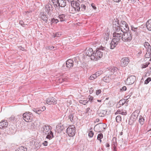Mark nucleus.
<instances>
[{
  "label": "nucleus",
  "instance_id": "nucleus-1",
  "mask_svg": "<svg viewBox=\"0 0 151 151\" xmlns=\"http://www.w3.org/2000/svg\"><path fill=\"white\" fill-rule=\"evenodd\" d=\"M113 27L114 29L116 32H127L129 31V27L127 22L124 21H122L120 24L119 22H117V25L113 24Z\"/></svg>",
  "mask_w": 151,
  "mask_h": 151
},
{
  "label": "nucleus",
  "instance_id": "nucleus-2",
  "mask_svg": "<svg viewBox=\"0 0 151 151\" xmlns=\"http://www.w3.org/2000/svg\"><path fill=\"white\" fill-rule=\"evenodd\" d=\"M81 4L79 2L74 0L71 1V7L69 8V11L70 13L74 14L81 11Z\"/></svg>",
  "mask_w": 151,
  "mask_h": 151
},
{
  "label": "nucleus",
  "instance_id": "nucleus-3",
  "mask_svg": "<svg viewBox=\"0 0 151 151\" xmlns=\"http://www.w3.org/2000/svg\"><path fill=\"white\" fill-rule=\"evenodd\" d=\"M43 134L47 135L46 138L49 139L54 137L53 133L51 131L52 127L48 125H44L42 127Z\"/></svg>",
  "mask_w": 151,
  "mask_h": 151
},
{
  "label": "nucleus",
  "instance_id": "nucleus-4",
  "mask_svg": "<svg viewBox=\"0 0 151 151\" xmlns=\"http://www.w3.org/2000/svg\"><path fill=\"white\" fill-rule=\"evenodd\" d=\"M107 49L105 47L101 46L96 49V52H94V56L95 57L94 60H97L102 58L103 54H104L106 51Z\"/></svg>",
  "mask_w": 151,
  "mask_h": 151
},
{
  "label": "nucleus",
  "instance_id": "nucleus-5",
  "mask_svg": "<svg viewBox=\"0 0 151 151\" xmlns=\"http://www.w3.org/2000/svg\"><path fill=\"white\" fill-rule=\"evenodd\" d=\"M122 34L121 39L124 41L126 42H130L132 39V35L130 31H128L127 32H123Z\"/></svg>",
  "mask_w": 151,
  "mask_h": 151
},
{
  "label": "nucleus",
  "instance_id": "nucleus-6",
  "mask_svg": "<svg viewBox=\"0 0 151 151\" xmlns=\"http://www.w3.org/2000/svg\"><path fill=\"white\" fill-rule=\"evenodd\" d=\"M75 127L73 125L69 126L67 129V133L68 136L73 137L74 136L75 133Z\"/></svg>",
  "mask_w": 151,
  "mask_h": 151
},
{
  "label": "nucleus",
  "instance_id": "nucleus-7",
  "mask_svg": "<svg viewBox=\"0 0 151 151\" xmlns=\"http://www.w3.org/2000/svg\"><path fill=\"white\" fill-rule=\"evenodd\" d=\"M33 117V115L30 112L24 113L23 115V118L24 120L27 122H31Z\"/></svg>",
  "mask_w": 151,
  "mask_h": 151
},
{
  "label": "nucleus",
  "instance_id": "nucleus-8",
  "mask_svg": "<svg viewBox=\"0 0 151 151\" xmlns=\"http://www.w3.org/2000/svg\"><path fill=\"white\" fill-rule=\"evenodd\" d=\"M85 52L86 55L89 57L91 60H94L95 59V57H94V52L91 48H86Z\"/></svg>",
  "mask_w": 151,
  "mask_h": 151
},
{
  "label": "nucleus",
  "instance_id": "nucleus-9",
  "mask_svg": "<svg viewBox=\"0 0 151 151\" xmlns=\"http://www.w3.org/2000/svg\"><path fill=\"white\" fill-rule=\"evenodd\" d=\"M106 125L104 123H100L97 124L94 127L95 130L96 132H100L106 129Z\"/></svg>",
  "mask_w": 151,
  "mask_h": 151
},
{
  "label": "nucleus",
  "instance_id": "nucleus-10",
  "mask_svg": "<svg viewBox=\"0 0 151 151\" xmlns=\"http://www.w3.org/2000/svg\"><path fill=\"white\" fill-rule=\"evenodd\" d=\"M113 35L114 38L112 40L119 42L122 38V34L121 32L115 31V32L113 33Z\"/></svg>",
  "mask_w": 151,
  "mask_h": 151
},
{
  "label": "nucleus",
  "instance_id": "nucleus-11",
  "mask_svg": "<svg viewBox=\"0 0 151 151\" xmlns=\"http://www.w3.org/2000/svg\"><path fill=\"white\" fill-rule=\"evenodd\" d=\"M139 112L140 111L137 110L133 112L131 115L129 122H131L132 123L134 122L137 119Z\"/></svg>",
  "mask_w": 151,
  "mask_h": 151
},
{
  "label": "nucleus",
  "instance_id": "nucleus-12",
  "mask_svg": "<svg viewBox=\"0 0 151 151\" xmlns=\"http://www.w3.org/2000/svg\"><path fill=\"white\" fill-rule=\"evenodd\" d=\"M45 9L48 14H51V11L52 10L53 6L52 3H51V1H49L48 3L46 5Z\"/></svg>",
  "mask_w": 151,
  "mask_h": 151
},
{
  "label": "nucleus",
  "instance_id": "nucleus-13",
  "mask_svg": "<svg viewBox=\"0 0 151 151\" xmlns=\"http://www.w3.org/2000/svg\"><path fill=\"white\" fill-rule=\"evenodd\" d=\"M136 80V77L134 76H129L125 81L126 84L128 85H130L133 84Z\"/></svg>",
  "mask_w": 151,
  "mask_h": 151
},
{
  "label": "nucleus",
  "instance_id": "nucleus-14",
  "mask_svg": "<svg viewBox=\"0 0 151 151\" xmlns=\"http://www.w3.org/2000/svg\"><path fill=\"white\" fill-rule=\"evenodd\" d=\"M46 103L49 105L55 104H57V100L52 97L48 98L46 101Z\"/></svg>",
  "mask_w": 151,
  "mask_h": 151
},
{
  "label": "nucleus",
  "instance_id": "nucleus-15",
  "mask_svg": "<svg viewBox=\"0 0 151 151\" xmlns=\"http://www.w3.org/2000/svg\"><path fill=\"white\" fill-rule=\"evenodd\" d=\"M129 62V58L127 57L123 58L121 61V65L122 67H125L128 64Z\"/></svg>",
  "mask_w": 151,
  "mask_h": 151
},
{
  "label": "nucleus",
  "instance_id": "nucleus-16",
  "mask_svg": "<svg viewBox=\"0 0 151 151\" xmlns=\"http://www.w3.org/2000/svg\"><path fill=\"white\" fill-rule=\"evenodd\" d=\"M66 67L68 69L73 67L74 65V61L72 59H68L66 63Z\"/></svg>",
  "mask_w": 151,
  "mask_h": 151
},
{
  "label": "nucleus",
  "instance_id": "nucleus-17",
  "mask_svg": "<svg viewBox=\"0 0 151 151\" xmlns=\"http://www.w3.org/2000/svg\"><path fill=\"white\" fill-rule=\"evenodd\" d=\"M8 125V122L7 121L3 120L0 122V128L3 129L7 127Z\"/></svg>",
  "mask_w": 151,
  "mask_h": 151
},
{
  "label": "nucleus",
  "instance_id": "nucleus-18",
  "mask_svg": "<svg viewBox=\"0 0 151 151\" xmlns=\"http://www.w3.org/2000/svg\"><path fill=\"white\" fill-rule=\"evenodd\" d=\"M131 29L132 31L134 32L136 36H138L141 32L139 28L138 27H131Z\"/></svg>",
  "mask_w": 151,
  "mask_h": 151
},
{
  "label": "nucleus",
  "instance_id": "nucleus-19",
  "mask_svg": "<svg viewBox=\"0 0 151 151\" xmlns=\"http://www.w3.org/2000/svg\"><path fill=\"white\" fill-rule=\"evenodd\" d=\"M58 6L64 7L66 5V1L65 0H58Z\"/></svg>",
  "mask_w": 151,
  "mask_h": 151
},
{
  "label": "nucleus",
  "instance_id": "nucleus-20",
  "mask_svg": "<svg viewBox=\"0 0 151 151\" xmlns=\"http://www.w3.org/2000/svg\"><path fill=\"white\" fill-rule=\"evenodd\" d=\"M46 16L44 12H42L40 14V18L46 23L47 22L48 19V17Z\"/></svg>",
  "mask_w": 151,
  "mask_h": 151
},
{
  "label": "nucleus",
  "instance_id": "nucleus-21",
  "mask_svg": "<svg viewBox=\"0 0 151 151\" xmlns=\"http://www.w3.org/2000/svg\"><path fill=\"white\" fill-rule=\"evenodd\" d=\"M147 52L145 55V57L147 58H150V60H151V47L149 48L147 50Z\"/></svg>",
  "mask_w": 151,
  "mask_h": 151
},
{
  "label": "nucleus",
  "instance_id": "nucleus-22",
  "mask_svg": "<svg viewBox=\"0 0 151 151\" xmlns=\"http://www.w3.org/2000/svg\"><path fill=\"white\" fill-rule=\"evenodd\" d=\"M119 42H117L116 41L112 40L111 43L110 48L111 49H114L117 45Z\"/></svg>",
  "mask_w": 151,
  "mask_h": 151
},
{
  "label": "nucleus",
  "instance_id": "nucleus-23",
  "mask_svg": "<svg viewBox=\"0 0 151 151\" xmlns=\"http://www.w3.org/2000/svg\"><path fill=\"white\" fill-rule=\"evenodd\" d=\"M147 29L149 31H151V19L148 20L146 24Z\"/></svg>",
  "mask_w": 151,
  "mask_h": 151
},
{
  "label": "nucleus",
  "instance_id": "nucleus-24",
  "mask_svg": "<svg viewBox=\"0 0 151 151\" xmlns=\"http://www.w3.org/2000/svg\"><path fill=\"white\" fill-rule=\"evenodd\" d=\"M87 9V7L86 4H83L81 3V11H85Z\"/></svg>",
  "mask_w": 151,
  "mask_h": 151
},
{
  "label": "nucleus",
  "instance_id": "nucleus-25",
  "mask_svg": "<svg viewBox=\"0 0 151 151\" xmlns=\"http://www.w3.org/2000/svg\"><path fill=\"white\" fill-rule=\"evenodd\" d=\"M58 0H51V3H52V5L53 4L54 5V6L55 8L58 7Z\"/></svg>",
  "mask_w": 151,
  "mask_h": 151
},
{
  "label": "nucleus",
  "instance_id": "nucleus-26",
  "mask_svg": "<svg viewBox=\"0 0 151 151\" xmlns=\"http://www.w3.org/2000/svg\"><path fill=\"white\" fill-rule=\"evenodd\" d=\"M145 121V119L143 117L141 116H139V122L140 124L142 125L143 124H144Z\"/></svg>",
  "mask_w": 151,
  "mask_h": 151
},
{
  "label": "nucleus",
  "instance_id": "nucleus-27",
  "mask_svg": "<svg viewBox=\"0 0 151 151\" xmlns=\"http://www.w3.org/2000/svg\"><path fill=\"white\" fill-rule=\"evenodd\" d=\"M65 16L64 14H60L58 16V17L60 19V21L63 22L64 21Z\"/></svg>",
  "mask_w": 151,
  "mask_h": 151
},
{
  "label": "nucleus",
  "instance_id": "nucleus-28",
  "mask_svg": "<svg viewBox=\"0 0 151 151\" xmlns=\"http://www.w3.org/2000/svg\"><path fill=\"white\" fill-rule=\"evenodd\" d=\"M144 45L145 47L147 50L149 48H150L151 47V46L149 43L147 42H145L144 43Z\"/></svg>",
  "mask_w": 151,
  "mask_h": 151
},
{
  "label": "nucleus",
  "instance_id": "nucleus-29",
  "mask_svg": "<svg viewBox=\"0 0 151 151\" xmlns=\"http://www.w3.org/2000/svg\"><path fill=\"white\" fill-rule=\"evenodd\" d=\"M74 61V64L77 65L78 64V58L75 57L72 60Z\"/></svg>",
  "mask_w": 151,
  "mask_h": 151
},
{
  "label": "nucleus",
  "instance_id": "nucleus-30",
  "mask_svg": "<svg viewBox=\"0 0 151 151\" xmlns=\"http://www.w3.org/2000/svg\"><path fill=\"white\" fill-rule=\"evenodd\" d=\"M33 111L34 112H35L36 114H40L41 113L42 111V110H40L37 109H33Z\"/></svg>",
  "mask_w": 151,
  "mask_h": 151
},
{
  "label": "nucleus",
  "instance_id": "nucleus-31",
  "mask_svg": "<svg viewBox=\"0 0 151 151\" xmlns=\"http://www.w3.org/2000/svg\"><path fill=\"white\" fill-rule=\"evenodd\" d=\"M27 148L23 146L19 147L18 149V151H27Z\"/></svg>",
  "mask_w": 151,
  "mask_h": 151
},
{
  "label": "nucleus",
  "instance_id": "nucleus-32",
  "mask_svg": "<svg viewBox=\"0 0 151 151\" xmlns=\"http://www.w3.org/2000/svg\"><path fill=\"white\" fill-rule=\"evenodd\" d=\"M61 35V33L60 32H58L55 34H53V36L54 37H60Z\"/></svg>",
  "mask_w": 151,
  "mask_h": 151
},
{
  "label": "nucleus",
  "instance_id": "nucleus-33",
  "mask_svg": "<svg viewBox=\"0 0 151 151\" xmlns=\"http://www.w3.org/2000/svg\"><path fill=\"white\" fill-rule=\"evenodd\" d=\"M88 101L86 100H80L79 101V102L80 103L82 104L83 105H85L87 103H88Z\"/></svg>",
  "mask_w": 151,
  "mask_h": 151
},
{
  "label": "nucleus",
  "instance_id": "nucleus-34",
  "mask_svg": "<svg viewBox=\"0 0 151 151\" xmlns=\"http://www.w3.org/2000/svg\"><path fill=\"white\" fill-rule=\"evenodd\" d=\"M116 121L117 122H120L121 121V120L122 119L121 118V116L119 115L117 116L116 117Z\"/></svg>",
  "mask_w": 151,
  "mask_h": 151
},
{
  "label": "nucleus",
  "instance_id": "nucleus-35",
  "mask_svg": "<svg viewBox=\"0 0 151 151\" xmlns=\"http://www.w3.org/2000/svg\"><path fill=\"white\" fill-rule=\"evenodd\" d=\"M97 77V76H96V75L95 74H94L91 76L90 77L89 79L91 80H93V79H94L95 78H96Z\"/></svg>",
  "mask_w": 151,
  "mask_h": 151
},
{
  "label": "nucleus",
  "instance_id": "nucleus-36",
  "mask_svg": "<svg viewBox=\"0 0 151 151\" xmlns=\"http://www.w3.org/2000/svg\"><path fill=\"white\" fill-rule=\"evenodd\" d=\"M69 119H70V121L73 122V114H71L69 116Z\"/></svg>",
  "mask_w": 151,
  "mask_h": 151
},
{
  "label": "nucleus",
  "instance_id": "nucleus-37",
  "mask_svg": "<svg viewBox=\"0 0 151 151\" xmlns=\"http://www.w3.org/2000/svg\"><path fill=\"white\" fill-rule=\"evenodd\" d=\"M59 22L58 20L57 19H55L54 18L52 19L51 22L52 23H55V24L57 23L58 22Z\"/></svg>",
  "mask_w": 151,
  "mask_h": 151
},
{
  "label": "nucleus",
  "instance_id": "nucleus-38",
  "mask_svg": "<svg viewBox=\"0 0 151 151\" xmlns=\"http://www.w3.org/2000/svg\"><path fill=\"white\" fill-rule=\"evenodd\" d=\"M103 135L102 134H98L97 139L98 140H100L103 138Z\"/></svg>",
  "mask_w": 151,
  "mask_h": 151
},
{
  "label": "nucleus",
  "instance_id": "nucleus-39",
  "mask_svg": "<svg viewBox=\"0 0 151 151\" xmlns=\"http://www.w3.org/2000/svg\"><path fill=\"white\" fill-rule=\"evenodd\" d=\"M151 81V78L150 77L148 78L145 81V84H147L149 82Z\"/></svg>",
  "mask_w": 151,
  "mask_h": 151
},
{
  "label": "nucleus",
  "instance_id": "nucleus-40",
  "mask_svg": "<svg viewBox=\"0 0 151 151\" xmlns=\"http://www.w3.org/2000/svg\"><path fill=\"white\" fill-rule=\"evenodd\" d=\"M125 101L124 100H121L119 101V105L122 106L125 103Z\"/></svg>",
  "mask_w": 151,
  "mask_h": 151
},
{
  "label": "nucleus",
  "instance_id": "nucleus-41",
  "mask_svg": "<svg viewBox=\"0 0 151 151\" xmlns=\"http://www.w3.org/2000/svg\"><path fill=\"white\" fill-rule=\"evenodd\" d=\"M102 73L103 71L100 70L96 72L95 73V74L96 75L97 77L99 76L101 74H102Z\"/></svg>",
  "mask_w": 151,
  "mask_h": 151
},
{
  "label": "nucleus",
  "instance_id": "nucleus-42",
  "mask_svg": "<svg viewBox=\"0 0 151 151\" xmlns=\"http://www.w3.org/2000/svg\"><path fill=\"white\" fill-rule=\"evenodd\" d=\"M129 92V94L128 95L126 96L125 97V99H126V100H127L128 99H129L130 98V97L132 95V92H130V91Z\"/></svg>",
  "mask_w": 151,
  "mask_h": 151
},
{
  "label": "nucleus",
  "instance_id": "nucleus-43",
  "mask_svg": "<svg viewBox=\"0 0 151 151\" xmlns=\"http://www.w3.org/2000/svg\"><path fill=\"white\" fill-rule=\"evenodd\" d=\"M112 144L113 145H117L116 143V138L115 137H113L112 139Z\"/></svg>",
  "mask_w": 151,
  "mask_h": 151
},
{
  "label": "nucleus",
  "instance_id": "nucleus-44",
  "mask_svg": "<svg viewBox=\"0 0 151 151\" xmlns=\"http://www.w3.org/2000/svg\"><path fill=\"white\" fill-rule=\"evenodd\" d=\"M54 48V47L53 46H47L46 47V49L47 50H52Z\"/></svg>",
  "mask_w": 151,
  "mask_h": 151
},
{
  "label": "nucleus",
  "instance_id": "nucleus-45",
  "mask_svg": "<svg viewBox=\"0 0 151 151\" xmlns=\"http://www.w3.org/2000/svg\"><path fill=\"white\" fill-rule=\"evenodd\" d=\"M106 112L105 111H102L100 113V114L99 115V116H104V115L105 114H106Z\"/></svg>",
  "mask_w": 151,
  "mask_h": 151
},
{
  "label": "nucleus",
  "instance_id": "nucleus-46",
  "mask_svg": "<svg viewBox=\"0 0 151 151\" xmlns=\"http://www.w3.org/2000/svg\"><path fill=\"white\" fill-rule=\"evenodd\" d=\"M93 133L92 131H90L88 133V136L90 137H93Z\"/></svg>",
  "mask_w": 151,
  "mask_h": 151
},
{
  "label": "nucleus",
  "instance_id": "nucleus-47",
  "mask_svg": "<svg viewBox=\"0 0 151 151\" xmlns=\"http://www.w3.org/2000/svg\"><path fill=\"white\" fill-rule=\"evenodd\" d=\"M127 89V87L125 86H123L120 89V91H125Z\"/></svg>",
  "mask_w": 151,
  "mask_h": 151
},
{
  "label": "nucleus",
  "instance_id": "nucleus-48",
  "mask_svg": "<svg viewBox=\"0 0 151 151\" xmlns=\"http://www.w3.org/2000/svg\"><path fill=\"white\" fill-rule=\"evenodd\" d=\"M90 108H86L85 111V113L86 114H87L88 115L89 114V110H90Z\"/></svg>",
  "mask_w": 151,
  "mask_h": 151
},
{
  "label": "nucleus",
  "instance_id": "nucleus-49",
  "mask_svg": "<svg viewBox=\"0 0 151 151\" xmlns=\"http://www.w3.org/2000/svg\"><path fill=\"white\" fill-rule=\"evenodd\" d=\"M88 101L92 102L93 99V97L90 95L88 97Z\"/></svg>",
  "mask_w": 151,
  "mask_h": 151
},
{
  "label": "nucleus",
  "instance_id": "nucleus-50",
  "mask_svg": "<svg viewBox=\"0 0 151 151\" xmlns=\"http://www.w3.org/2000/svg\"><path fill=\"white\" fill-rule=\"evenodd\" d=\"M109 34L108 33L106 35V37H105V39L106 40H107L109 39Z\"/></svg>",
  "mask_w": 151,
  "mask_h": 151
},
{
  "label": "nucleus",
  "instance_id": "nucleus-51",
  "mask_svg": "<svg viewBox=\"0 0 151 151\" xmlns=\"http://www.w3.org/2000/svg\"><path fill=\"white\" fill-rule=\"evenodd\" d=\"M19 24H20L23 27H24L25 24H24V22L23 21H19Z\"/></svg>",
  "mask_w": 151,
  "mask_h": 151
},
{
  "label": "nucleus",
  "instance_id": "nucleus-52",
  "mask_svg": "<svg viewBox=\"0 0 151 151\" xmlns=\"http://www.w3.org/2000/svg\"><path fill=\"white\" fill-rule=\"evenodd\" d=\"M47 142L46 141H45L42 143V144L44 146H47Z\"/></svg>",
  "mask_w": 151,
  "mask_h": 151
},
{
  "label": "nucleus",
  "instance_id": "nucleus-53",
  "mask_svg": "<svg viewBox=\"0 0 151 151\" xmlns=\"http://www.w3.org/2000/svg\"><path fill=\"white\" fill-rule=\"evenodd\" d=\"M101 92V90H99L96 91V93L97 95H98Z\"/></svg>",
  "mask_w": 151,
  "mask_h": 151
},
{
  "label": "nucleus",
  "instance_id": "nucleus-54",
  "mask_svg": "<svg viewBox=\"0 0 151 151\" xmlns=\"http://www.w3.org/2000/svg\"><path fill=\"white\" fill-rule=\"evenodd\" d=\"M148 65L147 64H143L142 67V68H145L147 67Z\"/></svg>",
  "mask_w": 151,
  "mask_h": 151
},
{
  "label": "nucleus",
  "instance_id": "nucleus-55",
  "mask_svg": "<svg viewBox=\"0 0 151 151\" xmlns=\"http://www.w3.org/2000/svg\"><path fill=\"white\" fill-rule=\"evenodd\" d=\"M121 111L120 110H118L117 111H116V114H121Z\"/></svg>",
  "mask_w": 151,
  "mask_h": 151
},
{
  "label": "nucleus",
  "instance_id": "nucleus-56",
  "mask_svg": "<svg viewBox=\"0 0 151 151\" xmlns=\"http://www.w3.org/2000/svg\"><path fill=\"white\" fill-rule=\"evenodd\" d=\"M121 114L122 115H126L127 114L126 112H122Z\"/></svg>",
  "mask_w": 151,
  "mask_h": 151
},
{
  "label": "nucleus",
  "instance_id": "nucleus-57",
  "mask_svg": "<svg viewBox=\"0 0 151 151\" xmlns=\"http://www.w3.org/2000/svg\"><path fill=\"white\" fill-rule=\"evenodd\" d=\"M129 1H131V2L133 4L135 2L136 0H129Z\"/></svg>",
  "mask_w": 151,
  "mask_h": 151
},
{
  "label": "nucleus",
  "instance_id": "nucleus-58",
  "mask_svg": "<svg viewBox=\"0 0 151 151\" xmlns=\"http://www.w3.org/2000/svg\"><path fill=\"white\" fill-rule=\"evenodd\" d=\"M114 1L116 2H119L121 0H113Z\"/></svg>",
  "mask_w": 151,
  "mask_h": 151
},
{
  "label": "nucleus",
  "instance_id": "nucleus-59",
  "mask_svg": "<svg viewBox=\"0 0 151 151\" xmlns=\"http://www.w3.org/2000/svg\"><path fill=\"white\" fill-rule=\"evenodd\" d=\"M106 147H109L110 146V145L108 143H107L106 144Z\"/></svg>",
  "mask_w": 151,
  "mask_h": 151
},
{
  "label": "nucleus",
  "instance_id": "nucleus-60",
  "mask_svg": "<svg viewBox=\"0 0 151 151\" xmlns=\"http://www.w3.org/2000/svg\"><path fill=\"white\" fill-rule=\"evenodd\" d=\"M10 118L11 120H14L15 119V117L13 116H12L10 117Z\"/></svg>",
  "mask_w": 151,
  "mask_h": 151
},
{
  "label": "nucleus",
  "instance_id": "nucleus-61",
  "mask_svg": "<svg viewBox=\"0 0 151 151\" xmlns=\"http://www.w3.org/2000/svg\"><path fill=\"white\" fill-rule=\"evenodd\" d=\"M99 121V119H96L95 121V122H98Z\"/></svg>",
  "mask_w": 151,
  "mask_h": 151
},
{
  "label": "nucleus",
  "instance_id": "nucleus-62",
  "mask_svg": "<svg viewBox=\"0 0 151 151\" xmlns=\"http://www.w3.org/2000/svg\"><path fill=\"white\" fill-rule=\"evenodd\" d=\"M91 6L93 8L95 9H96V7L94 6H93L92 5H91Z\"/></svg>",
  "mask_w": 151,
  "mask_h": 151
},
{
  "label": "nucleus",
  "instance_id": "nucleus-63",
  "mask_svg": "<svg viewBox=\"0 0 151 151\" xmlns=\"http://www.w3.org/2000/svg\"><path fill=\"white\" fill-rule=\"evenodd\" d=\"M60 80L62 81H61V82H63L64 81V79H63V78H60Z\"/></svg>",
  "mask_w": 151,
  "mask_h": 151
},
{
  "label": "nucleus",
  "instance_id": "nucleus-64",
  "mask_svg": "<svg viewBox=\"0 0 151 151\" xmlns=\"http://www.w3.org/2000/svg\"><path fill=\"white\" fill-rule=\"evenodd\" d=\"M116 145H114L113 146V148H114V149H116Z\"/></svg>",
  "mask_w": 151,
  "mask_h": 151
}]
</instances>
